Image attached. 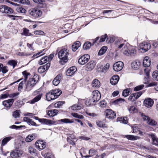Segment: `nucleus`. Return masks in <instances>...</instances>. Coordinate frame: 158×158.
I'll list each match as a JSON object with an SVG mask.
<instances>
[{"label": "nucleus", "mask_w": 158, "mask_h": 158, "mask_svg": "<svg viewBox=\"0 0 158 158\" xmlns=\"http://www.w3.org/2000/svg\"><path fill=\"white\" fill-rule=\"evenodd\" d=\"M128 110L130 113H134L137 111V110L133 106H128Z\"/></svg>", "instance_id": "obj_32"}, {"label": "nucleus", "mask_w": 158, "mask_h": 158, "mask_svg": "<svg viewBox=\"0 0 158 158\" xmlns=\"http://www.w3.org/2000/svg\"><path fill=\"white\" fill-rule=\"evenodd\" d=\"M119 80L118 76L117 75H115L113 76L111 78L110 82L112 85H115L117 83Z\"/></svg>", "instance_id": "obj_20"}, {"label": "nucleus", "mask_w": 158, "mask_h": 158, "mask_svg": "<svg viewBox=\"0 0 158 158\" xmlns=\"http://www.w3.org/2000/svg\"><path fill=\"white\" fill-rule=\"evenodd\" d=\"M14 102L13 99H10L4 101L2 102L3 105L6 107H10Z\"/></svg>", "instance_id": "obj_18"}, {"label": "nucleus", "mask_w": 158, "mask_h": 158, "mask_svg": "<svg viewBox=\"0 0 158 158\" xmlns=\"http://www.w3.org/2000/svg\"><path fill=\"white\" fill-rule=\"evenodd\" d=\"M94 102H95L93 101L92 99L91 98L86 100L85 102V103L87 106H89L94 104Z\"/></svg>", "instance_id": "obj_40"}, {"label": "nucleus", "mask_w": 158, "mask_h": 158, "mask_svg": "<svg viewBox=\"0 0 158 158\" xmlns=\"http://www.w3.org/2000/svg\"><path fill=\"white\" fill-rule=\"evenodd\" d=\"M0 12L2 13L11 14L13 10L10 7L6 5L0 6Z\"/></svg>", "instance_id": "obj_5"}, {"label": "nucleus", "mask_w": 158, "mask_h": 158, "mask_svg": "<svg viewBox=\"0 0 158 158\" xmlns=\"http://www.w3.org/2000/svg\"><path fill=\"white\" fill-rule=\"evenodd\" d=\"M35 145L36 148H40L41 147L42 148H45L46 144L45 142L43 141L38 140L35 143Z\"/></svg>", "instance_id": "obj_16"}, {"label": "nucleus", "mask_w": 158, "mask_h": 158, "mask_svg": "<svg viewBox=\"0 0 158 158\" xmlns=\"http://www.w3.org/2000/svg\"><path fill=\"white\" fill-rule=\"evenodd\" d=\"M42 155L44 158H55L54 155L52 152L44 153L43 152Z\"/></svg>", "instance_id": "obj_22"}, {"label": "nucleus", "mask_w": 158, "mask_h": 158, "mask_svg": "<svg viewBox=\"0 0 158 158\" xmlns=\"http://www.w3.org/2000/svg\"><path fill=\"white\" fill-rule=\"evenodd\" d=\"M154 101L151 98L145 99L144 101V105L147 107H150L153 105Z\"/></svg>", "instance_id": "obj_15"}, {"label": "nucleus", "mask_w": 158, "mask_h": 158, "mask_svg": "<svg viewBox=\"0 0 158 158\" xmlns=\"http://www.w3.org/2000/svg\"><path fill=\"white\" fill-rule=\"evenodd\" d=\"M20 3L28 5L30 4V1L28 0H21Z\"/></svg>", "instance_id": "obj_64"}, {"label": "nucleus", "mask_w": 158, "mask_h": 158, "mask_svg": "<svg viewBox=\"0 0 158 158\" xmlns=\"http://www.w3.org/2000/svg\"><path fill=\"white\" fill-rule=\"evenodd\" d=\"M140 115L142 117L143 120L146 121L148 125L153 126H155L156 125L157 122L154 120L151 119L150 118L146 115L143 113H140Z\"/></svg>", "instance_id": "obj_4"}, {"label": "nucleus", "mask_w": 158, "mask_h": 158, "mask_svg": "<svg viewBox=\"0 0 158 158\" xmlns=\"http://www.w3.org/2000/svg\"><path fill=\"white\" fill-rule=\"evenodd\" d=\"M123 67V62L119 61L115 63L113 66V69L115 71H121Z\"/></svg>", "instance_id": "obj_8"}, {"label": "nucleus", "mask_w": 158, "mask_h": 158, "mask_svg": "<svg viewBox=\"0 0 158 158\" xmlns=\"http://www.w3.org/2000/svg\"><path fill=\"white\" fill-rule=\"evenodd\" d=\"M144 86V85L143 84L138 85L134 88V90L135 91L140 90L143 89Z\"/></svg>", "instance_id": "obj_52"}, {"label": "nucleus", "mask_w": 158, "mask_h": 158, "mask_svg": "<svg viewBox=\"0 0 158 158\" xmlns=\"http://www.w3.org/2000/svg\"><path fill=\"white\" fill-rule=\"evenodd\" d=\"M124 100L123 99L119 98L114 101V103L115 104H120L122 102H124Z\"/></svg>", "instance_id": "obj_58"}, {"label": "nucleus", "mask_w": 158, "mask_h": 158, "mask_svg": "<svg viewBox=\"0 0 158 158\" xmlns=\"http://www.w3.org/2000/svg\"><path fill=\"white\" fill-rule=\"evenodd\" d=\"M23 34L25 36L31 35V34L29 33V30L26 28H24L23 30Z\"/></svg>", "instance_id": "obj_56"}, {"label": "nucleus", "mask_w": 158, "mask_h": 158, "mask_svg": "<svg viewBox=\"0 0 158 158\" xmlns=\"http://www.w3.org/2000/svg\"><path fill=\"white\" fill-rule=\"evenodd\" d=\"M122 52L126 56H128L130 54L129 51H128V50L127 46H124V48L122 49Z\"/></svg>", "instance_id": "obj_43"}, {"label": "nucleus", "mask_w": 158, "mask_h": 158, "mask_svg": "<svg viewBox=\"0 0 158 158\" xmlns=\"http://www.w3.org/2000/svg\"><path fill=\"white\" fill-rule=\"evenodd\" d=\"M153 79L156 81H158V71H155L152 74Z\"/></svg>", "instance_id": "obj_44"}, {"label": "nucleus", "mask_w": 158, "mask_h": 158, "mask_svg": "<svg viewBox=\"0 0 158 158\" xmlns=\"http://www.w3.org/2000/svg\"><path fill=\"white\" fill-rule=\"evenodd\" d=\"M23 75L24 77V81L27 80V76L30 75V73H27L26 71H24L23 72Z\"/></svg>", "instance_id": "obj_63"}, {"label": "nucleus", "mask_w": 158, "mask_h": 158, "mask_svg": "<svg viewBox=\"0 0 158 158\" xmlns=\"http://www.w3.org/2000/svg\"><path fill=\"white\" fill-rule=\"evenodd\" d=\"M39 121L42 124L47 125H51L54 123L53 122L50 120L45 118H41L39 119Z\"/></svg>", "instance_id": "obj_19"}, {"label": "nucleus", "mask_w": 158, "mask_h": 158, "mask_svg": "<svg viewBox=\"0 0 158 158\" xmlns=\"http://www.w3.org/2000/svg\"><path fill=\"white\" fill-rule=\"evenodd\" d=\"M151 63V60L149 57L148 56H145L144 58L143 61V66L145 67H149Z\"/></svg>", "instance_id": "obj_17"}, {"label": "nucleus", "mask_w": 158, "mask_h": 158, "mask_svg": "<svg viewBox=\"0 0 158 158\" xmlns=\"http://www.w3.org/2000/svg\"><path fill=\"white\" fill-rule=\"evenodd\" d=\"M107 37V35L105 34L103 35H102L101 36V38L99 40L100 42H103L105 41V40Z\"/></svg>", "instance_id": "obj_59"}, {"label": "nucleus", "mask_w": 158, "mask_h": 158, "mask_svg": "<svg viewBox=\"0 0 158 158\" xmlns=\"http://www.w3.org/2000/svg\"><path fill=\"white\" fill-rule=\"evenodd\" d=\"M51 91L52 93L54 94L56 98H57L62 93L61 91L59 89L52 90Z\"/></svg>", "instance_id": "obj_33"}, {"label": "nucleus", "mask_w": 158, "mask_h": 158, "mask_svg": "<svg viewBox=\"0 0 158 158\" xmlns=\"http://www.w3.org/2000/svg\"><path fill=\"white\" fill-rule=\"evenodd\" d=\"M110 66V64L109 63H107L105 65L100 68L101 71L102 72L106 73L108 69Z\"/></svg>", "instance_id": "obj_35"}, {"label": "nucleus", "mask_w": 158, "mask_h": 158, "mask_svg": "<svg viewBox=\"0 0 158 158\" xmlns=\"http://www.w3.org/2000/svg\"><path fill=\"white\" fill-rule=\"evenodd\" d=\"M81 46V43L77 41L73 44L72 46V49L73 51H76Z\"/></svg>", "instance_id": "obj_28"}, {"label": "nucleus", "mask_w": 158, "mask_h": 158, "mask_svg": "<svg viewBox=\"0 0 158 158\" xmlns=\"http://www.w3.org/2000/svg\"><path fill=\"white\" fill-rule=\"evenodd\" d=\"M148 135L151 137L152 139L153 144L155 145H158V138L152 133H151Z\"/></svg>", "instance_id": "obj_23"}, {"label": "nucleus", "mask_w": 158, "mask_h": 158, "mask_svg": "<svg viewBox=\"0 0 158 158\" xmlns=\"http://www.w3.org/2000/svg\"><path fill=\"white\" fill-rule=\"evenodd\" d=\"M61 79L60 76L59 75L57 76L53 81V84L55 86H57L60 83Z\"/></svg>", "instance_id": "obj_26"}, {"label": "nucleus", "mask_w": 158, "mask_h": 158, "mask_svg": "<svg viewBox=\"0 0 158 158\" xmlns=\"http://www.w3.org/2000/svg\"><path fill=\"white\" fill-rule=\"evenodd\" d=\"M140 65V62L138 61H133L131 63V67L135 69H138L139 68Z\"/></svg>", "instance_id": "obj_24"}, {"label": "nucleus", "mask_w": 158, "mask_h": 158, "mask_svg": "<svg viewBox=\"0 0 158 158\" xmlns=\"http://www.w3.org/2000/svg\"><path fill=\"white\" fill-rule=\"evenodd\" d=\"M28 152L31 155L34 156L37 153V152L35 149H28Z\"/></svg>", "instance_id": "obj_50"}, {"label": "nucleus", "mask_w": 158, "mask_h": 158, "mask_svg": "<svg viewBox=\"0 0 158 158\" xmlns=\"http://www.w3.org/2000/svg\"><path fill=\"white\" fill-rule=\"evenodd\" d=\"M100 83L99 81L97 79H94L92 81V86L95 88H98L100 86Z\"/></svg>", "instance_id": "obj_27"}, {"label": "nucleus", "mask_w": 158, "mask_h": 158, "mask_svg": "<svg viewBox=\"0 0 158 158\" xmlns=\"http://www.w3.org/2000/svg\"><path fill=\"white\" fill-rule=\"evenodd\" d=\"M131 93V89L128 88L124 89L123 92V95L126 97L128 96L129 94Z\"/></svg>", "instance_id": "obj_36"}, {"label": "nucleus", "mask_w": 158, "mask_h": 158, "mask_svg": "<svg viewBox=\"0 0 158 158\" xmlns=\"http://www.w3.org/2000/svg\"><path fill=\"white\" fill-rule=\"evenodd\" d=\"M89 59V56L88 54L84 55L81 56L78 59V63L81 64H84Z\"/></svg>", "instance_id": "obj_9"}, {"label": "nucleus", "mask_w": 158, "mask_h": 158, "mask_svg": "<svg viewBox=\"0 0 158 158\" xmlns=\"http://www.w3.org/2000/svg\"><path fill=\"white\" fill-rule=\"evenodd\" d=\"M89 154L90 156H93L97 154V152L94 149H91L89 151Z\"/></svg>", "instance_id": "obj_51"}, {"label": "nucleus", "mask_w": 158, "mask_h": 158, "mask_svg": "<svg viewBox=\"0 0 158 158\" xmlns=\"http://www.w3.org/2000/svg\"><path fill=\"white\" fill-rule=\"evenodd\" d=\"M71 115L73 117L79 119H83L84 118V116L81 115H79L78 114L75 113H72Z\"/></svg>", "instance_id": "obj_45"}, {"label": "nucleus", "mask_w": 158, "mask_h": 158, "mask_svg": "<svg viewBox=\"0 0 158 158\" xmlns=\"http://www.w3.org/2000/svg\"><path fill=\"white\" fill-rule=\"evenodd\" d=\"M8 63L10 65L12 66L13 68L17 64L16 62L14 60L9 61L8 62Z\"/></svg>", "instance_id": "obj_54"}, {"label": "nucleus", "mask_w": 158, "mask_h": 158, "mask_svg": "<svg viewBox=\"0 0 158 158\" xmlns=\"http://www.w3.org/2000/svg\"><path fill=\"white\" fill-rule=\"evenodd\" d=\"M16 10L18 12L22 13H25L26 12V10L22 7H17Z\"/></svg>", "instance_id": "obj_49"}, {"label": "nucleus", "mask_w": 158, "mask_h": 158, "mask_svg": "<svg viewBox=\"0 0 158 158\" xmlns=\"http://www.w3.org/2000/svg\"><path fill=\"white\" fill-rule=\"evenodd\" d=\"M65 103L64 102L59 101L55 103L54 104V107L55 108H60V106L62 105Z\"/></svg>", "instance_id": "obj_47"}, {"label": "nucleus", "mask_w": 158, "mask_h": 158, "mask_svg": "<svg viewBox=\"0 0 158 158\" xmlns=\"http://www.w3.org/2000/svg\"><path fill=\"white\" fill-rule=\"evenodd\" d=\"M50 65V63H48L43 66L40 67L38 70V72L40 73L44 72L49 69Z\"/></svg>", "instance_id": "obj_14"}, {"label": "nucleus", "mask_w": 158, "mask_h": 158, "mask_svg": "<svg viewBox=\"0 0 158 158\" xmlns=\"http://www.w3.org/2000/svg\"><path fill=\"white\" fill-rule=\"evenodd\" d=\"M25 82V81H22L21 82H20L19 85V87L18 88V90L19 91H20L21 89H22L23 87V85L24 84Z\"/></svg>", "instance_id": "obj_61"}, {"label": "nucleus", "mask_w": 158, "mask_h": 158, "mask_svg": "<svg viewBox=\"0 0 158 158\" xmlns=\"http://www.w3.org/2000/svg\"><path fill=\"white\" fill-rule=\"evenodd\" d=\"M23 154V152L18 149H15L10 153V156L12 158H17Z\"/></svg>", "instance_id": "obj_12"}, {"label": "nucleus", "mask_w": 158, "mask_h": 158, "mask_svg": "<svg viewBox=\"0 0 158 158\" xmlns=\"http://www.w3.org/2000/svg\"><path fill=\"white\" fill-rule=\"evenodd\" d=\"M150 44L146 42L142 43L139 44V50L143 52L147 51L150 48Z\"/></svg>", "instance_id": "obj_7"}, {"label": "nucleus", "mask_w": 158, "mask_h": 158, "mask_svg": "<svg viewBox=\"0 0 158 158\" xmlns=\"http://www.w3.org/2000/svg\"><path fill=\"white\" fill-rule=\"evenodd\" d=\"M134 96V98H135V99H137L142 94V92L140 91L137 93H136L133 94Z\"/></svg>", "instance_id": "obj_55"}, {"label": "nucleus", "mask_w": 158, "mask_h": 158, "mask_svg": "<svg viewBox=\"0 0 158 158\" xmlns=\"http://www.w3.org/2000/svg\"><path fill=\"white\" fill-rule=\"evenodd\" d=\"M28 13L30 15L35 19L41 17L42 15V11L36 8L29 9L28 10Z\"/></svg>", "instance_id": "obj_3"}, {"label": "nucleus", "mask_w": 158, "mask_h": 158, "mask_svg": "<svg viewBox=\"0 0 158 158\" xmlns=\"http://www.w3.org/2000/svg\"><path fill=\"white\" fill-rule=\"evenodd\" d=\"M124 137L128 139L131 140H135L140 138V137L138 136L132 135H124Z\"/></svg>", "instance_id": "obj_25"}, {"label": "nucleus", "mask_w": 158, "mask_h": 158, "mask_svg": "<svg viewBox=\"0 0 158 158\" xmlns=\"http://www.w3.org/2000/svg\"><path fill=\"white\" fill-rule=\"evenodd\" d=\"M95 65L96 63L94 61H91L84 67L85 70L87 71H91L94 68Z\"/></svg>", "instance_id": "obj_11"}, {"label": "nucleus", "mask_w": 158, "mask_h": 158, "mask_svg": "<svg viewBox=\"0 0 158 158\" xmlns=\"http://www.w3.org/2000/svg\"><path fill=\"white\" fill-rule=\"evenodd\" d=\"M106 102L104 101H102L99 103V105L101 107H106Z\"/></svg>", "instance_id": "obj_60"}, {"label": "nucleus", "mask_w": 158, "mask_h": 158, "mask_svg": "<svg viewBox=\"0 0 158 158\" xmlns=\"http://www.w3.org/2000/svg\"><path fill=\"white\" fill-rule=\"evenodd\" d=\"M48 57L47 56H45L43 58H42L39 61V64L40 65H42L46 63L48 60Z\"/></svg>", "instance_id": "obj_41"}, {"label": "nucleus", "mask_w": 158, "mask_h": 158, "mask_svg": "<svg viewBox=\"0 0 158 158\" xmlns=\"http://www.w3.org/2000/svg\"><path fill=\"white\" fill-rule=\"evenodd\" d=\"M58 113V110L56 109L52 110H48V115L50 116H54L56 115Z\"/></svg>", "instance_id": "obj_29"}, {"label": "nucleus", "mask_w": 158, "mask_h": 158, "mask_svg": "<svg viewBox=\"0 0 158 158\" xmlns=\"http://www.w3.org/2000/svg\"><path fill=\"white\" fill-rule=\"evenodd\" d=\"M41 97L42 94H39L38 95L36 96L35 98H34L33 99L30 101V103L31 104H34L35 103L38 101L41 98Z\"/></svg>", "instance_id": "obj_30"}, {"label": "nucleus", "mask_w": 158, "mask_h": 158, "mask_svg": "<svg viewBox=\"0 0 158 158\" xmlns=\"http://www.w3.org/2000/svg\"><path fill=\"white\" fill-rule=\"evenodd\" d=\"M77 71V68L75 66H73L68 69L66 72L67 76H72Z\"/></svg>", "instance_id": "obj_13"}, {"label": "nucleus", "mask_w": 158, "mask_h": 158, "mask_svg": "<svg viewBox=\"0 0 158 158\" xmlns=\"http://www.w3.org/2000/svg\"><path fill=\"white\" fill-rule=\"evenodd\" d=\"M120 123H123L125 124H127L128 123V121L127 118H121L119 120Z\"/></svg>", "instance_id": "obj_57"}, {"label": "nucleus", "mask_w": 158, "mask_h": 158, "mask_svg": "<svg viewBox=\"0 0 158 158\" xmlns=\"http://www.w3.org/2000/svg\"><path fill=\"white\" fill-rule=\"evenodd\" d=\"M70 108L73 110H79L81 109V107L77 104H74L71 106Z\"/></svg>", "instance_id": "obj_46"}, {"label": "nucleus", "mask_w": 158, "mask_h": 158, "mask_svg": "<svg viewBox=\"0 0 158 158\" xmlns=\"http://www.w3.org/2000/svg\"><path fill=\"white\" fill-rule=\"evenodd\" d=\"M107 49V48L106 46H104L102 47L98 52V55L101 56L103 55L105 53Z\"/></svg>", "instance_id": "obj_37"}, {"label": "nucleus", "mask_w": 158, "mask_h": 158, "mask_svg": "<svg viewBox=\"0 0 158 158\" xmlns=\"http://www.w3.org/2000/svg\"><path fill=\"white\" fill-rule=\"evenodd\" d=\"M130 54L131 55H134L136 53V50L134 48H131V51H129Z\"/></svg>", "instance_id": "obj_62"}, {"label": "nucleus", "mask_w": 158, "mask_h": 158, "mask_svg": "<svg viewBox=\"0 0 158 158\" xmlns=\"http://www.w3.org/2000/svg\"><path fill=\"white\" fill-rule=\"evenodd\" d=\"M12 137L9 136L4 138L2 141L1 146H3L6 144V143L10 140Z\"/></svg>", "instance_id": "obj_31"}, {"label": "nucleus", "mask_w": 158, "mask_h": 158, "mask_svg": "<svg viewBox=\"0 0 158 158\" xmlns=\"http://www.w3.org/2000/svg\"><path fill=\"white\" fill-rule=\"evenodd\" d=\"M38 80L39 76L37 75H34L33 77L30 78L27 83L25 88L26 90L28 91L31 90Z\"/></svg>", "instance_id": "obj_2"}, {"label": "nucleus", "mask_w": 158, "mask_h": 158, "mask_svg": "<svg viewBox=\"0 0 158 158\" xmlns=\"http://www.w3.org/2000/svg\"><path fill=\"white\" fill-rule=\"evenodd\" d=\"M46 98L48 101H50L56 98L55 96L50 91L47 93L46 94Z\"/></svg>", "instance_id": "obj_21"}, {"label": "nucleus", "mask_w": 158, "mask_h": 158, "mask_svg": "<svg viewBox=\"0 0 158 158\" xmlns=\"http://www.w3.org/2000/svg\"><path fill=\"white\" fill-rule=\"evenodd\" d=\"M33 135H28L26 138V141L27 142H30L32 141L35 139V137Z\"/></svg>", "instance_id": "obj_39"}, {"label": "nucleus", "mask_w": 158, "mask_h": 158, "mask_svg": "<svg viewBox=\"0 0 158 158\" xmlns=\"http://www.w3.org/2000/svg\"><path fill=\"white\" fill-rule=\"evenodd\" d=\"M58 122H61L64 123H72L74 122L73 120H71L69 118H64L58 120Z\"/></svg>", "instance_id": "obj_38"}, {"label": "nucleus", "mask_w": 158, "mask_h": 158, "mask_svg": "<svg viewBox=\"0 0 158 158\" xmlns=\"http://www.w3.org/2000/svg\"><path fill=\"white\" fill-rule=\"evenodd\" d=\"M96 124L97 126L100 127H106V126L105 124L103 123L100 121H98L96 122Z\"/></svg>", "instance_id": "obj_48"}, {"label": "nucleus", "mask_w": 158, "mask_h": 158, "mask_svg": "<svg viewBox=\"0 0 158 158\" xmlns=\"http://www.w3.org/2000/svg\"><path fill=\"white\" fill-rule=\"evenodd\" d=\"M69 51L66 48L60 50L58 53V57L60 59V62L62 64H64L67 62L69 55Z\"/></svg>", "instance_id": "obj_1"}, {"label": "nucleus", "mask_w": 158, "mask_h": 158, "mask_svg": "<svg viewBox=\"0 0 158 158\" xmlns=\"http://www.w3.org/2000/svg\"><path fill=\"white\" fill-rule=\"evenodd\" d=\"M20 111L18 110L15 111L13 114V115L15 118L19 117L20 115Z\"/></svg>", "instance_id": "obj_53"}, {"label": "nucleus", "mask_w": 158, "mask_h": 158, "mask_svg": "<svg viewBox=\"0 0 158 158\" xmlns=\"http://www.w3.org/2000/svg\"><path fill=\"white\" fill-rule=\"evenodd\" d=\"M125 41L123 40H120L117 42L116 43L117 46L119 48H121L124 45Z\"/></svg>", "instance_id": "obj_34"}, {"label": "nucleus", "mask_w": 158, "mask_h": 158, "mask_svg": "<svg viewBox=\"0 0 158 158\" xmlns=\"http://www.w3.org/2000/svg\"><path fill=\"white\" fill-rule=\"evenodd\" d=\"M92 100L96 102H98L101 98V94L100 93L98 90H95L92 92Z\"/></svg>", "instance_id": "obj_10"}, {"label": "nucleus", "mask_w": 158, "mask_h": 158, "mask_svg": "<svg viewBox=\"0 0 158 158\" xmlns=\"http://www.w3.org/2000/svg\"><path fill=\"white\" fill-rule=\"evenodd\" d=\"M91 46L90 42H85L83 45V48L85 50H87L90 48Z\"/></svg>", "instance_id": "obj_42"}, {"label": "nucleus", "mask_w": 158, "mask_h": 158, "mask_svg": "<svg viewBox=\"0 0 158 158\" xmlns=\"http://www.w3.org/2000/svg\"><path fill=\"white\" fill-rule=\"evenodd\" d=\"M106 118L110 120L112 119L116 118V114L111 110L107 109L105 111Z\"/></svg>", "instance_id": "obj_6"}]
</instances>
